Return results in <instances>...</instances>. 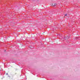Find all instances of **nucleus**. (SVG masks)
I'll return each mask as SVG.
<instances>
[{
	"instance_id": "obj_4",
	"label": "nucleus",
	"mask_w": 80,
	"mask_h": 80,
	"mask_svg": "<svg viewBox=\"0 0 80 80\" xmlns=\"http://www.w3.org/2000/svg\"><path fill=\"white\" fill-rule=\"evenodd\" d=\"M68 37H67V38H68Z\"/></svg>"
},
{
	"instance_id": "obj_3",
	"label": "nucleus",
	"mask_w": 80,
	"mask_h": 80,
	"mask_svg": "<svg viewBox=\"0 0 80 80\" xmlns=\"http://www.w3.org/2000/svg\"><path fill=\"white\" fill-rule=\"evenodd\" d=\"M66 39H68V38H67Z\"/></svg>"
},
{
	"instance_id": "obj_1",
	"label": "nucleus",
	"mask_w": 80,
	"mask_h": 80,
	"mask_svg": "<svg viewBox=\"0 0 80 80\" xmlns=\"http://www.w3.org/2000/svg\"><path fill=\"white\" fill-rule=\"evenodd\" d=\"M51 6H52V7H55V6H56V5H57V3H53L52 4H51Z\"/></svg>"
},
{
	"instance_id": "obj_2",
	"label": "nucleus",
	"mask_w": 80,
	"mask_h": 80,
	"mask_svg": "<svg viewBox=\"0 0 80 80\" xmlns=\"http://www.w3.org/2000/svg\"><path fill=\"white\" fill-rule=\"evenodd\" d=\"M67 14H65V16H67Z\"/></svg>"
}]
</instances>
